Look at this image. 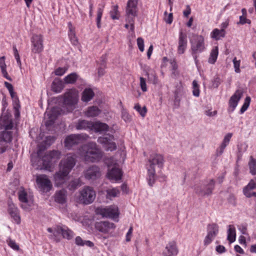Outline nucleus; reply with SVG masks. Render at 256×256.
Wrapping results in <instances>:
<instances>
[{"label": "nucleus", "instance_id": "39", "mask_svg": "<svg viewBox=\"0 0 256 256\" xmlns=\"http://www.w3.org/2000/svg\"><path fill=\"white\" fill-rule=\"evenodd\" d=\"M78 78V75L76 73L73 72L72 73L67 76H66L64 78V83L66 84H74L77 80Z\"/></svg>", "mask_w": 256, "mask_h": 256}, {"label": "nucleus", "instance_id": "16", "mask_svg": "<svg viewBox=\"0 0 256 256\" xmlns=\"http://www.w3.org/2000/svg\"><path fill=\"white\" fill-rule=\"evenodd\" d=\"M36 181L38 188L43 192H48L52 188L51 182L46 175L41 174L38 176Z\"/></svg>", "mask_w": 256, "mask_h": 256}, {"label": "nucleus", "instance_id": "38", "mask_svg": "<svg viewBox=\"0 0 256 256\" xmlns=\"http://www.w3.org/2000/svg\"><path fill=\"white\" fill-rule=\"evenodd\" d=\"M68 25L69 30H70V32L68 34L69 37L70 39L74 45H76L78 44V40L73 30L72 23L68 22Z\"/></svg>", "mask_w": 256, "mask_h": 256}, {"label": "nucleus", "instance_id": "5", "mask_svg": "<svg viewBox=\"0 0 256 256\" xmlns=\"http://www.w3.org/2000/svg\"><path fill=\"white\" fill-rule=\"evenodd\" d=\"M64 105L67 108V112H72L78 100V92L75 88L68 90L63 96Z\"/></svg>", "mask_w": 256, "mask_h": 256}, {"label": "nucleus", "instance_id": "19", "mask_svg": "<svg viewBox=\"0 0 256 256\" xmlns=\"http://www.w3.org/2000/svg\"><path fill=\"white\" fill-rule=\"evenodd\" d=\"M94 227L98 231L102 233L107 234L111 230H114L116 226L114 224L109 222L101 221L96 222L94 224Z\"/></svg>", "mask_w": 256, "mask_h": 256}, {"label": "nucleus", "instance_id": "21", "mask_svg": "<svg viewBox=\"0 0 256 256\" xmlns=\"http://www.w3.org/2000/svg\"><path fill=\"white\" fill-rule=\"evenodd\" d=\"M13 127V122L10 120L8 121L7 124L4 126V128L6 130L2 132L0 134V142H11L12 140V134L11 132L8 131L12 129Z\"/></svg>", "mask_w": 256, "mask_h": 256}, {"label": "nucleus", "instance_id": "18", "mask_svg": "<svg viewBox=\"0 0 256 256\" xmlns=\"http://www.w3.org/2000/svg\"><path fill=\"white\" fill-rule=\"evenodd\" d=\"M242 192L246 198H256V176L250 180L248 184L243 188Z\"/></svg>", "mask_w": 256, "mask_h": 256}, {"label": "nucleus", "instance_id": "22", "mask_svg": "<svg viewBox=\"0 0 256 256\" xmlns=\"http://www.w3.org/2000/svg\"><path fill=\"white\" fill-rule=\"evenodd\" d=\"M244 92L241 90H238L235 92L234 94L230 98L228 104L232 111H233L237 106L240 100L243 96Z\"/></svg>", "mask_w": 256, "mask_h": 256}, {"label": "nucleus", "instance_id": "8", "mask_svg": "<svg viewBox=\"0 0 256 256\" xmlns=\"http://www.w3.org/2000/svg\"><path fill=\"white\" fill-rule=\"evenodd\" d=\"M191 50L195 62H198L197 54L202 52L205 49L204 38L202 36L195 35L190 40Z\"/></svg>", "mask_w": 256, "mask_h": 256}, {"label": "nucleus", "instance_id": "59", "mask_svg": "<svg viewBox=\"0 0 256 256\" xmlns=\"http://www.w3.org/2000/svg\"><path fill=\"white\" fill-rule=\"evenodd\" d=\"M250 22L249 20L246 19L245 16H240V22L239 23L244 24L246 23L250 24Z\"/></svg>", "mask_w": 256, "mask_h": 256}, {"label": "nucleus", "instance_id": "11", "mask_svg": "<svg viewBox=\"0 0 256 256\" xmlns=\"http://www.w3.org/2000/svg\"><path fill=\"white\" fill-rule=\"evenodd\" d=\"M214 187V182L210 180L208 184L196 185L194 188L196 194L200 196H207L210 195Z\"/></svg>", "mask_w": 256, "mask_h": 256}, {"label": "nucleus", "instance_id": "43", "mask_svg": "<svg viewBox=\"0 0 256 256\" xmlns=\"http://www.w3.org/2000/svg\"><path fill=\"white\" fill-rule=\"evenodd\" d=\"M134 109L136 110L142 118L146 116L147 112V108L146 106L142 108L140 104L138 103L135 104Z\"/></svg>", "mask_w": 256, "mask_h": 256}, {"label": "nucleus", "instance_id": "26", "mask_svg": "<svg viewBox=\"0 0 256 256\" xmlns=\"http://www.w3.org/2000/svg\"><path fill=\"white\" fill-rule=\"evenodd\" d=\"M178 44V53L182 54L184 52L187 47V36L182 32H180Z\"/></svg>", "mask_w": 256, "mask_h": 256}, {"label": "nucleus", "instance_id": "25", "mask_svg": "<svg viewBox=\"0 0 256 256\" xmlns=\"http://www.w3.org/2000/svg\"><path fill=\"white\" fill-rule=\"evenodd\" d=\"M100 168L93 166L88 168L84 173L85 178L88 180H96L100 176Z\"/></svg>", "mask_w": 256, "mask_h": 256}, {"label": "nucleus", "instance_id": "15", "mask_svg": "<svg viewBox=\"0 0 256 256\" xmlns=\"http://www.w3.org/2000/svg\"><path fill=\"white\" fill-rule=\"evenodd\" d=\"M19 200L22 203L21 207L24 210H28L33 203L32 200L28 196L26 192L23 187H21L18 192Z\"/></svg>", "mask_w": 256, "mask_h": 256}, {"label": "nucleus", "instance_id": "2", "mask_svg": "<svg viewBox=\"0 0 256 256\" xmlns=\"http://www.w3.org/2000/svg\"><path fill=\"white\" fill-rule=\"evenodd\" d=\"M76 164L74 156L68 154L66 157L62 160L60 164V170L54 176L56 184L58 186L63 184L66 177Z\"/></svg>", "mask_w": 256, "mask_h": 256}, {"label": "nucleus", "instance_id": "33", "mask_svg": "<svg viewBox=\"0 0 256 256\" xmlns=\"http://www.w3.org/2000/svg\"><path fill=\"white\" fill-rule=\"evenodd\" d=\"M226 34L225 30L224 28L218 30L214 28L211 33V37L215 40H219L222 38H224Z\"/></svg>", "mask_w": 256, "mask_h": 256}, {"label": "nucleus", "instance_id": "28", "mask_svg": "<svg viewBox=\"0 0 256 256\" xmlns=\"http://www.w3.org/2000/svg\"><path fill=\"white\" fill-rule=\"evenodd\" d=\"M64 87V83L59 78H56L52 84V91L56 92H60Z\"/></svg>", "mask_w": 256, "mask_h": 256}, {"label": "nucleus", "instance_id": "35", "mask_svg": "<svg viewBox=\"0 0 256 256\" xmlns=\"http://www.w3.org/2000/svg\"><path fill=\"white\" fill-rule=\"evenodd\" d=\"M107 198L111 199L112 198L118 196L120 194V190L117 188H112L106 190Z\"/></svg>", "mask_w": 256, "mask_h": 256}, {"label": "nucleus", "instance_id": "7", "mask_svg": "<svg viewBox=\"0 0 256 256\" xmlns=\"http://www.w3.org/2000/svg\"><path fill=\"white\" fill-rule=\"evenodd\" d=\"M106 163L108 168L112 166L110 170L109 169L108 172V178L116 181L120 180L122 176V172L118 167L117 161L114 158H110L106 160Z\"/></svg>", "mask_w": 256, "mask_h": 256}, {"label": "nucleus", "instance_id": "52", "mask_svg": "<svg viewBox=\"0 0 256 256\" xmlns=\"http://www.w3.org/2000/svg\"><path fill=\"white\" fill-rule=\"evenodd\" d=\"M228 144V143L224 142V141H222V143L219 148L217 150V156H220L223 153L224 148Z\"/></svg>", "mask_w": 256, "mask_h": 256}, {"label": "nucleus", "instance_id": "34", "mask_svg": "<svg viewBox=\"0 0 256 256\" xmlns=\"http://www.w3.org/2000/svg\"><path fill=\"white\" fill-rule=\"evenodd\" d=\"M66 198V192L64 190H61L57 192L55 194V200L60 204L65 202Z\"/></svg>", "mask_w": 256, "mask_h": 256}, {"label": "nucleus", "instance_id": "37", "mask_svg": "<svg viewBox=\"0 0 256 256\" xmlns=\"http://www.w3.org/2000/svg\"><path fill=\"white\" fill-rule=\"evenodd\" d=\"M228 240L230 243L236 240V230L233 226L230 225L228 232Z\"/></svg>", "mask_w": 256, "mask_h": 256}, {"label": "nucleus", "instance_id": "50", "mask_svg": "<svg viewBox=\"0 0 256 256\" xmlns=\"http://www.w3.org/2000/svg\"><path fill=\"white\" fill-rule=\"evenodd\" d=\"M140 86L142 92H146L147 91V87L146 84V79L142 77H140Z\"/></svg>", "mask_w": 256, "mask_h": 256}, {"label": "nucleus", "instance_id": "6", "mask_svg": "<svg viewBox=\"0 0 256 256\" xmlns=\"http://www.w3.org/2000/svg\"><path fill=\"white\" fill-rule=\"evenodd\" d=\"M138 0H129L126 10V22L130 25V30L134 32V18L138 16Z\"/></svg>", "mask_w": 256, "mask_h": 256}, {"label": "nucleus", "instance_id": "31", "mask_svg": "<svg viewBox=\"0 0 256 256\" xmlns=\"http://www.w3.org/2000/svg\"><path fill=\"white\" fill-rule=\"evenodd\" d=\"M5 59L6 57L4 56L0 57V68L1 70V72L4 77L11 81L12 78L8 76L6 71V65L5 62Z\"/></svg>", "mask_w": 256, "mask_h": 256}, {"label": "nucleus", "instance_id": "58", "mask_svg": "<svg viewBox=\"0 0 256 256\" xmlns=\"http://www.w3.org/2000/svg\"><path fill=\"white\" fill-rule=\"evenodd\" d=\"M214 238L212 237L211 234H208L204 240V244L206 246L209 244L214 240Z\"/></svg>", "mask_w": 256, "mask_h": 256}, {"label": "nucleus", "instance_id": "40", "mask_svg": "<svg viewBox=\"0 0 256 256\" xmlns=\"http://www.w3.org/2000/svg\"><path fill=\"white\" fill-rule=\"evenodd\" d=\"M218 232V226L216 224H210L208 226V234H211L212 237L214 238Z\"/></svg>", "mask_w": 256, "mask_h": 256}, {"label": "nucleus", "instance_id": "48", "mask_svg": "<svg viewBox=\"0 0 256 256\" xmlns=\"http://www.w3.org/2000/svg\"><path fill=\"white\" fill-rule=\"evenodd\" d=\"M103 12V10L102 8H99L97 12V18H96V23H97V26L98 28H100V20L102 18V16Z\"/></svg>", "mask_w": 256, "mask_h": 256}, {"label": "nucleus", "instance_id": "62", "mask_svg": "<svg viewBox=\"0 0 256 256\" xmlns=\"http://www.w3.org/2000/svg\"><path fill=\"white\" fill-rule=\"evenodd\" d=\"M103 66H104V68L100 67V68H99L98 69V74L99 76H102L104 74V68L106 67L105 61L103 62Z\"/></svg>", "mask_w": 256, "mask_h": 256}, {"label": "nucleus", "instance_id": "1", "mask_svg": "<svg viewBox=\"0 0 256 256\" xmlns=\"http://www.w3.org/2000/svg\"><path fill=\"white\" fill-rule=\"evenodd\" d=\"M61 157V152L56 150L48 152L43 157L42 160H40L38 157L32 158V165L36 169H45L50 171L54 164L58 162Z\"/></svg>", "mask_w": 256, "mask_h": 256}, {"label": "nucleus", "instance_id": "10", "mask_svg": "<svg viewBox=\"0 0 256 256\" xmlns=\"http://www.w3.org/2000/svg\"><path fill=\"white\" fill-rule=\"evenodd\" d=\"M88 138V136L85 134H70L67 136L64 140V147L68 150H70L72 146L82 141L86 140Z\"/></svg>", "mask_w": 256, "mask_h": 256}, {"label": "nucleus", "instance_id": "45", "mask_svg": "<svg viewBox=\"0 0 256 256\" xmlns=\"http://www.w3.org/2000/svg\"><path fill=\"white\" fill-rule=\"evenodd\" d=\"M251 101V98L250 96H246L244 100V103L240 110V114H243L244 112H246L248 108L250 102Z\"/></svg>", "mask_w": 256, "mask_h": 256}, {"label": "nucleus", "instance_id": "32", "mask_svg": "<svg viewBox=\"0 0 256 256\" xmlns=\"http://www.w3.org/2000/svg\"><path fill=\"white\" fill-rule=\"evenodd\" d=\"M94 96V92L91 88H86L82 92V100L84 102H88L93 98Z\"/></svg>", "mask_w": 256, "mask_h": 256}, {"label": "nucleus", "instance_id": "12", "mask_svg": "<svg viewBox=\"0 0 256 256\" xmlns=\"http://www.w3.org/2000/svg\"><path fill=\"white\" fill-rule=\"evenodd\" d=\"M59 107H54L50 110H47L45 113V125L48 130L49 127L52 126L54 122L58 116L64 113Z\"/></svg>", "mask_w": 256, "mask_h": 256}, {"label": "nucleus", "instance_id": "36", "mask_svg": "<svg viewBox=\"0 0 256 256\" xmlns=\"http://www.w3.org/2000/svg\"><path fill=\"white\" fill-rule=\"evenodd\" d=\"M250 172L253 176L256 174V160L252 156H250L248 164Z\"/></svg>", "mask_w": 256, "mask_h": 256}, {"label": "nucleus", "instance_id": "64", "mask_svg": "<svg viewBox=\"0 0 256 256\" xmlns=\"http://www.w3.org/2000/svg\"><path fill=\"white\" fill-rule=\"evenodd\" d=\"M170 64L172 65V70H174V72L173 73H174V74L176 75V70L178 68V65H177L176 62L174 60H171Z\"/></svg>", "mask_w": 256, "mask_h": 256}, {"label": "nucleus", "instance_id": "54", "mask_svg": "<svg viewBox=\"0 0 256 256\" xmlns=\"http://www.w3.org/2000/svg\"><path fill=\"white\" fill-rule=\"evenodd\" d=\"M13 50H14V56L16 60V62H17L18 64L20 66H21V62H20V56L18 54V50L16 46H13Z\"/></svg>", "mask_w": 256, "mask_h": 256}, {"label": "nucleus", "instance_id": "20", "mask_svg": "<svg viewBox=\"0 0 256 256\" xmlns=\"http://www.w3.org/2000/svg\"><path fill=\"white\" fill-rule=\"evenodd\" d=\"M178 252V249L175 241H170L166 246L162 252V256H176Z\"/></svg>", "mask_w": 256, "mask_h": 256}, {"label": "nucleus", "instance_id": "24", "mask_svg": "<svg viewBox=\"0 0 256 256\" xmlns=\"http://www.w3.org/2000/svg\"><path fill=\"white\" fill-rule=\"evenodd\" d=\"M8 214L17 224H20V223L21 219L18 208L12 202H8Z\"/></svg>", "mask_w": 256, "mask_h": 256}, {"label": "nucleus", "instance_id": "60", "mask_svg": "<svg viewBox=\"0 0 256 256\" xmlns=\"http://www.w3.org/2000/svg\"><path fill=\"white\" fill-rule=\"evenodd\" d=\"M84 240L80 236H76L75 239V242L76 244L80 246H84Z\"/></svg>", "mask_w": 256, "mask_h": 256}, {"label": "nucleus", "instance_id": "14", "mask_svg": "<svg viewBox=\"0 0 256 256\" xmlns=\"http://www.w3.org/2000/svg\"><path fill=\"white\" fill-rule=\"evenodd\" d=\"M32 52L38 54L42 52L44 48L43 36L42 34H34L31 38Z\"/></svg>", "mask_w": 256, "mask_h": 256}, {"label": "nucleus", "instance_id": "57", "mask_svg": "<svg viewBox=\"0 0 256 256\" xmlns=\"http://www.w3.org/2000/svg\"><path fill=\"white\" fill-rule=\"evenodd\" d=\"M8 246L12 249L16 250H19V246L16 242L12 240H10L8 242Z\"/></svg>", "mask_w": 256, "mask_h": 256}, {"label": "nucleus", "instance_id": "42", "mask_svg": "<svg viewBox=\"0 0 256 256\" xmlns=\"http://www.w3.org/2000/svg\"><path fill=\"white\" fill-rule=\"evenodd\" d=\"M148 80L153 84H156L158 83V80L154 71L152 70L150 73H147Z\"/></svg>", "mask_w": 256, "mask_h": 256}, {"label": "nucleus", "instance_id": "51", "mask_svg": "<svg viewBox=\"0 0 256 256\" xmlns=\"http://www.w3.org/2000/svg\"><path fill=\"white\" fill-rule=\"evenodd\" d=\"M228 144V143L224 142V141H222V143L219 148L217 150V156H220L223 153L224 148Z\"/></svg>", "mask_w": 256, "mask_h": 256}, {"label": "nucleus", "instance_id": "46", "mask_svg": "<svg viewBox=\"0 0 256 256\" xmlns=\"http://www.w3.org/2000/svg\"><path fill=\"white\" fill-rule=\"evenodd\" d=\"M110 16L113 20H118L119 18V14L118 10V6H114L112 8V10L110 12Z\"/></svg>", "mask_w": 256, "mask_h": 256}, {"label": "nucleus", "instance_id": "44", "mask_svg": "<svg viewBox=\"0 0 256 256\" xmlns=\"http://www.w3.org/2000/svg\"><path fill=\"white\" fill-rule=\"evenodd\" d=\"M80 180L79 179H76L74 180L71 181L68 186V188L70 190H74L77 188L78 186H80Z\"/></svg>", "mask_w": 256, "mask_h": 256}, {"label": "nucleus", "instance_id": "13", "mask_svg": "<svg viewBox=\"0 0 256 256\" xmlns=\"http://www.w3.org/2000/svg\"><path fill=\"white\" fill-rule=\"evenodd\" d=\"M97 214L101 215L102 217L115 218L118 217L119 213L118 206H111L106 208H98L96 209Z\"/></svg>", "mask_w": 256, "mask_h": 256}, {"label": "nucleus", "instance_id": "29", "mask_svg": "<svg viewBox=\"0 0 256 256\" xmlns=\"http://www.w3.org/2000/svg\"><path fill=\"white\" fill-rule=\"evenodd\" d=\"M92 122L84 120H79L76 124V128L78 130L92 129Z\"/></svg>", "mask_w": 256, "mask_h": 256}, {"label": "nucleus", "instance_id": "61", "mask_svg": "<svg viewBox=\"0 0 256 256\" xmlns=\"http://www.w3.org/2000/svg\"><path fill=\"white\" fill-rule=\"evenodd\" d=\"M236 197L234 194H230L228 198V202L234 205L236 204Z\"/></svg>", "mask_w": 256, "mask_h": 256}, {"label": "nucleus", "instance_id": "56", "mask_svg": "<svg viewBox=\"0 0 256 256\" xmlns=\"http://www.w3.org/2000/svg\"><path fill=\"white\" fill-rule=\"evenodd\" d=\"M67 69L65 68H58L54 71V74L56 76H62L66 71Z\"/></svg>", "mask_w": 256, "mask_h": 256}, {"label": "nucleus", "instance_id": "3", "mask_svg": "<svg viewBox=\"0 0 256 256\" xmlns=\"http://www.w3.org/2000/svg\"><path fill=\"white\" fill-rule=\"evenodd\" d=\"M164 162V158L162 155L154 154L150 156L147 164L148 180L150 186L154 184L156 179V171L163 166Z\"/></svg>", "mask_w": 256, "mask_h": 256}, {"label": "nucleus", "instance_id": "30", "mask_svg": "<svg viewBox=\"0 0 256 256\" xmlns=\"http://www.w3.org/2000/svg\"><path fill=\"white\" fill-rule=\"evenodd\" d=\"M101 110L96 106L88 107L84 112L85 116L88 118L95 117L98 116Z\"/></svg>", "mask_w": 256, "mask_h": 256}, {"label": "nucleus", "instance_id": "4", "mask_svg": "<svg viewBox=\"0 0 256 256\" xmlns=\"http://www.w3.org/2000/svg\"><path fill=\"white\" fill-rule=\"evenodd\" d=\"M82 154L86 162H95L100 161L102 153L94 142H88L82 147Z\"/></svg>", "mask_w": 256, "mask_h": 256}, {"label": "nucleus", "instance_id": "63", "mask_svg": "<svg viewBox=\"0 0 256 256\" xmlns=\"http://www.w3.org/2000/svg\"><path fill=\"white\" fill-rule=\"evenodd\" d=\"M204 113L206 116H213L217 114V111L214 110L212 112L211 110H206Z\"/></svg>", "mask_w": 256, "mask_h": 256}, {"label": "nucleus", "instance_id": "9", "mask_svg": "<svg viewBox=\"0 0 256 256\" xmlns=\"http://www.w3.org/2000/svg\"><path fill=\"white\" fill-rule=\"evenodd\" d=\"M79 201L85 204L92 203L96 198V192L92 187L89 186H84L79 192Z\"/></svg>", "mask_w": 256, "mask_h": 256}, {"label": "nucleus", "instance_id": "55", "mask_svg": "<svg viewBox=\"0 0 256 256\" xmlns=\"http://www.w3.org/2000/svg\"><path fill=\"white\" fill-rule=\"evenodd\" d=\"M233 63L235 70V72L237 73L240 72V60H238L236 58L233 59Z\"/></svg>", "mask_w": 256, "mask_h": 256}, {"label": "nucleus", "instance_id": "17", "mask_svg": "<svg viewBox=\"0 0 256 256\" xmlns=\"http://www.w3.org/2000/svg\"><path fill=\"white\" fill-rule=\"evenodd\" d=\"M112 136H106L99 138L98 142L104 145V147L106 150L113 151L116 150V146Z\"/></svg>", "mask_w": 256, "mask_h": 256}, {"label": "nucleus", "instance_id": "27", "mask_svg": "<svg viewBox=\"0 0 256 256\" xmlns=\"http://www.w3.org/2000/svg\"><path fill=\"white\" fill-rule=\"evenodd\" d=\"M108 128V126L106 124L100 122H92L91 130H94L96 132L102 133L107 131Z\"/></svg>", "mask_w": 256, "mask_h": 256}, {"label": "nucleus", "instance_id": "49", "mask_svg": "<svg viewBox=\"0 0 256 256\" xmlns=\"http://www.w3.org/2000/svg\"><path fill=\"white\" fill-rule=\"evenodd\" d=\"M56 140V137L54 136H48L44 140L45 146H48L51 145Z\"/></svg>", "mask_w": 256, "mask_h": 256}, {"label": "nucleus", "instance_id": "53", "mask_svg": "<svg viewBox=\"0 0 256 256\" xmlns=\"http://www.w3.org/2000/svg\"><path fill=\"white\" fill-rule=\"evenodd\" d=\"M137 44L140 52L144 50V40L142 38L140 37L137 38Z\"/></svg>", "mask_w": 256, "mask_h": 256}, {"label": "nucleus", "instance_id": "41", "mask_svg": "<svg viewBox=\"0 0 256 256\" xmlns=\"http://www.w3.org/2000/svg\"><path fill=\"white\" fill-rule=\"evenodd\" d=\"M218 55V48L217 46L214 48L210 52V56L208 58V62L214 64L216 60Z\"/></svg>", "mask_w": 256, "mask_h": 256}, {"label": "nucleus", "instance_id": "47", "mask_svg": "<svg viewBox=\"0 0 256 256\" xmlns=\"http://www.w3.org/2000/svg\"><path fill=\"white\" fill-rule=\"evenodd\" d=\"M103 12V10L102 8H99L97 12V18H96V23H97V26L98 28H100V20L102 18V16Z\"/></svg>", "mask_w": 256, "mask_h": 256}, {"label": "nucleus", "instance_id": "23", "mask_svg": "<svg viewBox=\"0 0 256 256\" xmlns=\"http://www.w3.org/2000/svg\"><path fill=\"white\" fill-rule=\"evenodd\" d=\"M59 234H62L64 238L68 240H70L74 236L73 232L68 228H64L60 226H56L54 228V236L56 238Z\"/></svg>", "mask_w": 256, "mask_h": 256}]
</instances>
